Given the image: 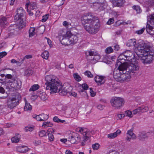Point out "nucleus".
I'll list each match as a JSON object with an SVG mask.
<instances>
[{
    "label": "nucleus",
    "mask_w": 154,
    "mask_h": 154,
    "mask_svg": "<svg viewBox=\"0 0 154 154\" xmlns=\"http://www.w3.org/2000/svg\"><path fill=\"white\" fill-rule=\"evenodd\" d=\"M81 21L85 29L90 34H95L99 30V19L91 13H86L82 14L81 17Z\"/></svg>",
    "instance_id": "nucleus-1"
},
{
    "label": "nucleus",
    "mask_w": 154,
    "mask_h": 154,
    "mask_svg": "<svg viewBox=\"0 0 154 154\" xmlns=\"http://www.w3.org/2000/svg\"><path fill=\"white\" fill-rule=\"evenodd\" d=\"M56 77L52 75H47L45 77L46 90H49L51 93L57 92L58 87L61 85L60 82L56 80Z\"/></svg>",
    "instance_id": "nucleus-2"
},
{
    "label": "nucleus",
    "mask_w": 154,
    "mask_h": 154,
    "mask_svg": "<svg viewBox=\"0 0 154 154\" xmlns=\"http://www.w3.org/2000/svg\"><path fill=\"white\" fill-rule=\"evenodd\" d=\"M80 36L79 34L76 35L72 34L70 32L68 31L66 34L63 35L62 43H63L64 45L74 44L77 42L78 38Z\"/></svg>",
    "instance_id": "nucleus-3"
},
{
    "label": "nucleus",
    "mask_w": 154,
    "mask_h": 154,
    "mask_svg": "<svg viewBox=\"0 0 154 154\" xmlns=\"http://www.w3.org/2000/svg\"><path fill=\"white\" fill-rule=\"evenodd\" d=\"M151 47L150 45L146 44L142 40H139L138 42L136 43L134 51L140 52V55H145L146 52H148L150 49Z\"/></svg>",
    "instance_id": "nucleus-4"
},
{
    "label": "nucleus",
    "mask_w": 154,
    "mask_h": 154,
    "mask_svg": "<svg viewBox=\"0 0 154 154\" xmlns=\"http://www.w3.org/2000/svg\"><path fill=\"white\" fill-rule=\"evenodd\" d=\"M121 64H119L118 68H116L114 69L113 72V76L114 79L118 82H121L122 75L123 72L126 71L125 70L124 66L122 65V63Z\"/></svg>",
    "instance_id": "nucleus-5"
},
{
    "label": "nucleus",
    "mask_w": 154,
    "mask_h": 154,
    "mask_svg": "<svg viewBox=\"0 0 154 154\" xmlns=\"http://www.w3.org/2000/svg\"><path fill=\"white\" fill-rule=\"evenodd\" d=\"M124 66L125 70L128 73H135L138 71L139 69L138 63L136 61L131 62L127 64H122Z\"/></svg>",
    "instance_id": "nucleus-6"
},
{
    "label": "nucleus",
    "mask_w": 154,
    "mask_h": 154,
    "mask_svg": "<svg viewBox=\"0 0 154 154\" xmlns=\"http://www.w3.org/2000/svg\"><path fill=\"white\" fill-rule=\"evenodd\" d=\"M146 55H140V58L142 62L144 64H149L152 62L154 53L150 51V49L148 52H146Z\"/></svg>",
    "instance_id": "nucleus-7"
},
{
    "label": "nucleus",
    "mask_w": 154,
    "mask_h": 154,
    "mask_svg": "<svg viewBox=\"0 0 154 154\" xmlns=\"http://www.w3.org/2000/svg\"><path fill=\"white\" fill-rule=\"evenodd\" d=\"M58 89L59 93L61 95H66L72 90V87L68 83H65L62 86L61 85L58 87Z\"/></svg>",
    "instance_id": "nucleus-8"
},
{
    "label": "nucleus",
    "mask_w": 154,
    "mask_h": 154,
    "mask_svg": "<svg viewBox=\"0 0 154 154\" xmlns=\"http://www.w3.org/2000/svg\"><path fill=\"white\" fill-rule=\"evenodd\" d=\"M124 100L121 98L114 97L110 100V103L112 106L115 109H120L122 106V104H124Z\"/></svg>",
    "instance_id": "nucleus-9"
},
{
    "label": "nucleus",
    "mask_w": 154,
    "mask_h": 154,
    "mask_svg": "<svg viewBox=\"0 0 154 154\" xmlns=\"http://www.w3.org/2000/svg\"><path fill=\"white\" fill-rule=\"evenodd\" d=\"M104 0H98L97 2L94 4L92 7L95 11H100L103 10L106 7L105 4L104 3Z\"/></svg>",
    "instance_id": "nucleus-10"
},
{
    "label": "nucleus",
    "mask_w": 154,
    "mask_h": 154,
    "mask_svg": "<svg viewBox=\"0 0 154 154\" xmlns=\"http://www.w3.org/2000/svg\"><path fill=\"white\" fill-rule=\"evenodd\" d=\"M69 139L72 143H77L81 140V137L79 135L76 133H73L69 135Z\"/></svg>",
    "instance_id": "nucleus-11"
},
{
    "label": "nucleus",
    "mask_w": 154,
    "mask_h": 154,
    "mask_svg": "<svg viewBox=\"0 0 154 154\" xmlns=\"http://www.w3.org/2000/svg\"><path fill=\"white\" fill-rule=\"evenodd\" d=\"M16 12V15L14 17L15 20H19L25 17V12L22 8L20 7L18 8Z\"/></svg>",
    "instance_id": "nucleus-12"
},
{
    "label": "nucleus",
    "mask_w": 154,
    "mask_h": 154,
    "mask_svg": "<svg viewBox=\"0 0 154 154\" xmlns=\"http://www.w3.org/2000/svg\"><path fill=\"white\" fill-rule=\"evenodd\" d=\"M33 117L39 121H44L48 118V116L44 114H42L38 115H33Z\"/></svg>",
    "instance_id": "nucleus-13"
},
{
    "label": "nucleus",
    "mask_w": 154,
    "mask_h": 154,
    "mask_svg": "<svg viewBox=\"0 0 154 154\" xmlns=\"http://www.w3.org/2000/svg\"><path fill=\"white\" fill-rule=\"evenodd\" d=\"M152 133V131L146 132L144 131H142L140 132L138 134V139L141 140H144L145 139L147 138L149 135L151 134Z\"/></svg>",
    "instance_id": "nucleus-14"
},
{
    "label": "nucleus",
    "mask_w": 154,
    "mask_h": 154,
    "mask_svg": "<svg viewBox=\"0 0 154 154\" xmlns=\"http://www.w3.org/2000/svg\"><path fill=\"white\" fill-rule=\"evenodd\" d=\"M18 29L16 25L10 26L8 29V33L9 36L17 33V31Z\"/></svg>",
    "instance_id": "nucleus-15"
},
{
    "label": "nucleus",
    "mask_w": 154,
    "mask_h": 154,
    "mask_svg": "<svg viewBox=\"0 0 154 154\" xmlns=\"http://www.w3.org/2000/svg\"><path fill=\"white\" fill-rule=\"evenodd\" d=\"M131 129L128 130L127 133V137L125 140L127 141L130 142L131 139H135L137 137L135 134L133 132Z\"/></svg>",
    "instance_id": "nucleus-16"
},
{
    "label": "nucleus",
    "mask_w": 154,
    "mask_h": 154,
    "mask_svg": "<svg viewBox=\"0 0 154 154\" xmlns=\"http://www.w3.org/2000/svg\"><path fill=\"white\" fill-rule=\"evenodd\" d=\"M105 78L103 76L97 75L95 77L94 80L98 85H101L105 83Z\"/></svg>",
    "instance_id": "nucleus-17"
},
{
    "label": "nucleus",
    "mask_w": 154,
    "mask_h": 154,
    "mask_svg": "<svg viewBox=\"0 0 154 154\" xmlns=\"http://www.w3.org/2000/svg\"><path fill=\"white\" fill-rule=\"evenodd\" d=\"M112 2L114 6L119 7H124L126 3L125 0H112Z\"/></svg>",
    "instance_id": "nucleus-18"
},
{
    "label": "nucleus",
    "mask_w": 154,
    "mask_h": 154,
    "mask_svg": "<svg viewBox=\"0 0 154 154\" xmlns=\"http://www.w3.org/2000/svg\"><path fill=\"white\" fill-rule=\"evenodd\" d=\"M122 75V81L121 82H127L130 80L131 79V76L130 73L127 71L123 72Z\"/></svg>",
    "instance_id": "nucleus-19"
},
{
    "label": "nucleus",
    "mask_w": 154,
    "mask_h": 154,
    "mask_svg": "<svg viewBox=\"0 0 154 154\" xmlns=\"http://www.w3.org/2000/svg\"><path fill=\"white\" fill-rule=\"evenodd\" d=\"M17 104V103L11 99H9L7 102V105L8 107L11 109L13 108Z\"/></svg>",
    "instance_id": "nucleus-20"
},
{
    "label": "nucleus",
    "mask_w": 154,
    "mask_h": 154,
    "mask_svg": "<svg viewBox=\"0 0 154 154\" xmlns=\"http://www.w3.org/2000/svg\"><path fill=\"white\" fill-rule=\"evenodd\" d=\"M54 131V129L52 128H50L48 129L47 132L49 140L50 141H53L54 140V137L53 135Z\"/></svg>",
    "instance_id": "nucleus-21"
},
{
    "label": "nucleus",
    "mask_w": 154,
    "mask_h": 154,
    "mask_svg": "<svg viewBox=\"0 0 154 154\" xmlns=\"http://www.w3.org/2000/svg\"><path fill=\"white\" fill-rule=\"evenodd\" d=\"M17 149L19 152L25 153L28 151L29 149L26 146H17Z\"/></svg>",
    "instance_id": "nucleus-22"
},
{
    "label": "nucleus",
    "mask_w": 154,
    "mask_h": 154,
    "mask_svg": "<svg viewBox=\"0 0 154 154\" xmlns=\"http://www.w3.org/2000/svg\"><path fill=\"white\" fill-rule=\"evenodd\" d=\"M136 43V40L135 39H131L128 40L127 41L126 43V45L129 47L134 46V50Z\"/></svg>",
    "instance_id": "nucleus-23"
},
{
    "label": "nucleus",
    "mask_w": 154,
    "mask_h": 154,
    "mask_svg": "<svg viewBox=\"0 0 154 154\" xmlns=\"http://www.w3.org/2000/svg\"><path fill=\"white\" fill-rule=\"evenodd\" d=\"M121 133V131L119 129H118L116 132L108 134L107 137L109 139H113L119 135Z\"/></svg>",
    "instance_id": "nucleus-24"
},
{
    "label": "nucleus",
    "mask_w": 154,
    "mask_h": 154,
    "mask_svg": "<svg viewBox=\"0 0 154 154\" xmlns=\"http://www.w3.org/2000/svg\"><path fill=\"white\" fill-rule=\"evenodd\" d=\"M146 30L147 32L151 35H154V27L149 25L148 23L146 26Z\"/></svg>",
    "instance_id": "nucleus-25"
},
{
    "label": "nucleus",
    "mask_w": 154,
    "mask_h": 154,
    "mask_svg": "<svg viewBox=\"0 0 154 154\" xmlns=\"http://www.w3.org/2000/svg\"><path fill=\"white\" fill-rule=\"evenodd\" d=\"M125 56L126 57V60L128 61L132 62V59L130 57L132 56L133 53L130 51H127L124 53Z\"/></svg>",
    "instance_id": "nucleus-26"
},
{
    "label": "nucleus",
    "mask_w": 154,
    "mask_h": 154,
    "mask_svg": "<svg viewBox=\"0 0 154 154\" xmlns=\"http://www.w3.org/2000/svg\"><path fill=\"white\" fill-rule=\"evenodd\" d=\"M30 6V8L32 10H36L37 9V6L35 3L32 2L30 3H26V6L27 8Z\"/></svg>",
    "instance_id": "nucleus-27"
},
{
    "label": "nucleus",
    "mask_w": 154,
    "mask_h": 154,
    "mask_svg": "<svg viewBox=\"0 0 154 154\" xmlns=\"http://www.w3.org/2000/svg\"><path fill=\"white\" fill-rule=\"evenodd\" d=\"M147 23L154 25V14L150 15L147 17Z\"/></svg>",
    "instance_id": "nucleus-28"
},
{
    "label": "nucleus",
    "mask_w": 154,
    "mask_h": 154,
    "mask_svg": "<svg viewBox=\"0 0 154 154\" xmlns=\"http://www.w3.org/2000/svg\"><path fill=\"white\" fill-rule=\"evenodd\" d=\"M11 88H20V85H19V82L18 81L14 80V81L11 83Z\"/></svg>",
    "instance_id": "nucleus-29"
},
{
    "label": "nucleus",
    "mask_w": 154,
    "mask_h": 154,
    "mask_svg": "<svg viewBox=\"0 0 154 154\" xmlns=\"http://www.w3.org/2000/svg\"><path fill=\"white\" fill-rule=\"evenodd\" d=\"M20 135L19 134H16V135L11 138V141L12 143H17L20 140Z\"/></svg>",
    "instance_id": "nucleus-30"
},
{
    "label": "nucleus",
    "mask_w": 154,
    "mask_h": 154,
    "mask_svg": "<svg viewBox=\"0 0 154 154\" xmlns=\"http://www.w3.org/2000/svg\"><path fill=\"white\" fill-rule=\"evenodd\" d=\"M12 100L15 101L17 103H19V101L21 99V96L18 93H16L14 94V97L11 98Z\"/></svg>",
    "instance_id": "nucleus-31"
},
{
    "label": "nucleus",
    "mask_w": 154,
    "mask_h": 154,
    "mask_svg": "<svg viewBox=\"0 0 154 154\" xmlns=\"http://www.w3.org/2000/svg\"><path fill=\"white\" fill-rule=\"evenodd\" d=\"M24 17H23L22 19H19V20H16L17 21H18L19 25H20L19 28H22L25 26L26 23L24 22L25 19Z\"/></svg>",
    "instance_id": "nucleus-32"
},
{
    "label": "nucleus",
    "mask_w": 154,
    "mask_h": 154,
    "mask_svg": "<svg viewBox=\"0 0 154 154\" xmlns=\"http://www.w3.org/2000/svg\"><path fill=\"white\" fill-rule=\"evenodd\" d=\"M29 37H32L36 33L35 28V27H31L29 30Z\"/></svg>",
    "instance_id": "nucleus-33"
},
{
    "label": "nucleus",
    "mask_w": 154,
    "mask_h": 154,
    "mask_svg": "<svg viewBox=\"0 0 154 154\" xmlns=\"http://www.w3.org/2000/svg\"><path fill=\"white\" fill-rule=\"evenodd\" d=\"M53 125V124L52 122H45L43 123L42 126L45 128L49 127H52Z\"/></svg>",
    "instance_id": "nucleus-34"
},
{
    "label": "nucleus",
    "mask_w": 154,
    "mask_h": 154,
    "mask_svg": "<svg viewBox=\"0 0 154 154\" xmlns=\"http://www.w3.org/2000/svg\"><path fill=\"white\" fill-rule=\"evenodd\" d=\"M100 58V57L99 55L95 54L93 57V61L92 62V63L94 64L96 63Z\"/></svg>",
    "instance_id": "nucleus-35"
},
{
    "label": "nucleus",
    "mask_w": 154,
    "mask_h": 154,
    "mask_svg": "<svg viewBox=\"0 0 154 154\" xmlns=\"http://www.w3.org/2000/svg\"><path fill=\"white\" fill-rule=\"evenodd\" d=\"M1 25L2 26H4L7 23L6 18L4 17H2L0 20Z\"/></svg>",
    "instance_id": "nucleus-36"
},
{
    "label": "nucleus",
    "mask_w": 154,
    "mask_h": 154,
    "mask_svg": "<svg viewBox=\"0 0 154 154\" xmlns=\"http://www.w3.org/2000/svg\"><path fill=\"white\" fill-rule=\"evenodd\" d=\"M32 109V106L30 105V103H25V106L24 107L25 111L31 110Z\"/></svg>",
    "instance_id": "nucleus-37"
},
{
    "label": "nucleus",
    "mask_w": 154,
    "mask_h": 154,
    "mask_svg": "<svg viewBox=\"0 0 154 154\" xmlns=\"http://www.w3.org/2000/svg\"><path fill=\"white\" fill-rule=\"evenodd\" d=\"M42 57L45 59H47L49 57V52L47 51H45L41 55Z\"/></svg>",
    "instance_id": "nucleus-38"
},
{
    "label": "nucleus",
    "mask_w": 154,
    "mask_h": 154,
    "mask_svg": "<svg viewBox=\"0 0 154 154\" xmlns=\"http://www.w3.org/2000/svg\"><path fill=\"white\" fill-rule=\"evenodd\" d=\"M53 120L55 122L60 123H63L65 122L64 120L59 119L57 116L54 117L53 118Z\"/></svg>",
    "instance_id": "nucleus-39"
},
{
    "label": "nucleus",
    "mask_w": 154,
    "mask_h": 154,
    "mask_svg": "<svg viewBox=\"0 0 154 154\" xmlns=\"http://www.w3.org/2000/svg\"><path fill=\"white\" fill-rule=\"evenodd\" d=\"M39 88V86L38 85H34L32 86L29 89L30 91H36Z\"/></svg>",
    "instance_id": "nucleus-40"
},
{
    "label": "nucleus",
    "mask_w": 154,
    "mask_h": 154,
    "mask_svg": "<svg viewBox=\"0 0 154 154\" xmlns=\"http://www.w3.org/2000/svg\"><path fill=\"white\" fill-rule=\"evenodd\" d=\"M39 97L41 99L44 101L46 100L48 98L47 95L44 92H43L42 94H41L39 95Z\"/></svg>",
    "instance_id": "nucleus-41"
},
{
    "label": "nucleus",
    "mask_w": 154,
    "mask_h": 154,
    "mask_svg": "<svg viewBox=\"0 0 154 154\" xmlns=\"http://www.w3.org/2000/svg\"><path fill=\"white\" fill-rule=\"evenodd\" d=\"M96 53L92 51H87L85 53L86 56H90L94 57Z\"/></svg>",
    "instance_id": "nucleus-42"
},
{
    "label": "nucleus",
    "mask_w": 154,
    "mask_h": 154,
    "mask_svg": "<svg viewBox=\"0 0 154 154\" xmlns=\"http://www.w3.org/2000/svg\"><path fill=\"white\" fill-rule=\"evenodd\" d=\"M113 51V49L111 47H107L105 50V52L106 54H110Z\"/></svg>",
    "instance_id": "nucleus-43"
},
{
    "label": "nucleus",
    "mask_w": 154,
    "mask_h": 154,
    "mask_svg": "<svg viewBox=\"0 0 154 154\" xmlns=\"http://www.w3.org/2000/svg\"><path fill=\"white\" fill-rule=\"evenodd\" d=\"M84 74L85 75L87 76L89 78H93L94 76L93 75L91 74V72L88 71H86Z\"/></svg>",
    "instance_id": "nucleus-44"
},
{
    "label": "nucleus",
    "mask_w": 154,
    "mask_h": 154,
    "mask_svg": "<svg viewBox=\"0 0 154 154\" xmlns=\"http://www.w3.org/2000/svg\"><path fill=\"white\" fill-rule=\"evenodd\" d=\"M38 30L42 34L45 30V26L44 25L41 26L38 28Z\"/></svg>",
    "instance_id": "nucleus-45"
},
{
    "label": "nucleus",
    "mask_w": 154,
    "mask_h": 154,
    "mask_svg": "<svg viewBox=\"0 0 154 154\" xmlns=\"http://www.w3.org/2000/svg\"><path fill=\"white\" fill-rule=\"evenodd\" d=\"M118 60H126V57L125 56V54L124 53L120 54L118 57Z\"/></svg>",
    "instance_id": "nucleus-46"
},
{
    "label": "nucleus",
    "mask_w": 154,
    "mask_h": 154,
    "mask_svg": "<svg viewBox=\"0 0 154 154\" xmlns=\"http://www.w3.org/2000/svg\"><path fill=\"white\" fill-rule=\"evenodd\" d=\"M73 76L74 79L78 81H80L81 80L80 76L77 73L74 74Z\"/></svg>",
    "instance_id": "nucleus-47"
},
{
    "label": "nucleus",
    "mask_w": 154,
    "mask_h": 154,
    "mask_svg": "<svg viewBox=\"0 0 154 154\" xmlns=\"http://www.w3.org/2000/svg\"><path fill=\"white\" fill-rule=\"evenodd\" d=\"M132 8L134 9L138 13H140L141 11L140 8L138 6H134Z\"/></svg>",
    "instance_id": "nucleus-48"
},
{
    "label": "nucleus",
    "mask_w": 154,
    "mask_h": 154,
    "mask_svg": "<svg viewBox=\"0 0 154 154\" xmlns=\"http://www.w3.org/2000/svg\"><path fill=\"white\" fill-rule=\"evenodd\" d=\"M100 145L98 143H95L92 145V147L94 150H97L99 148Z\"/></svg>",
    "instance_id": "nucleus-49"
},
{
    "label": "nucleus",
    "mask_w": 154,
    "mask_h": 154,
    "mask_svg": "<svg viewBox=\"0 0 154 154\" xmlns=\"http://www.w3.org/2000/svg\"><path fill=\"white\" fill-rule=\"evenodd\" d=\"M125 113L126 116H128L130 118L132 117L133 116V113L131 111L129 110L126 111Z\"/></svg>",
    "instance_id": "nucleus-50"
},
{
    "label": "nucleus",
    "mask_w": 154,
    "mask_h": 154,
    "mask_svg": "<svg viewBox=\"0 0 154 154\" xmlns=\"http://www.w3.org/2000/svg\"><path fill=\"white\" fill-rule=\"evenodd\" d=\"M140 107L142 112H147L149 110V108L147 106H142Z\"/></svg>",
    "instance_id": "nucleus-51"
},
{
    "label": "nucleus",
    "mask_w": 154,
    "mask_h": 154,
    "mask_svg": "<svg viewBox=\"0 0 154 154\" xmlns=\"http://www.w3.org/2000/svg\"><path fill=\"white\" fill-rule=\"evenodd\" d=\"M24 130L26 132L28 131H32L33 130V128L32 127L29 126H26L25 127Z\"/></svg>",
    "instance_id": "nucleus-52"
},
{
    "label": "nucleus",
    "mask_w": 154,
    "mask_h": 154,
    "mask_svg": "<svg viewBox=\"0 0 154 154\" xmlns=\"http://www.w3.org/2000/svg\"><path fill=\"white\" fill-rule=\"evenodd\" d=\"M86 59L92 63L93 61V56H86Z\"/></svg>",
    "instance_id": "nucleus-53"
},
{
    "label": "nucleus",
    "mask_w": 154,
    "mask_h": 154,
    "mask_svg": "<svg viewBox=\"0 0 154 154\" xmlns=\"http://www.w3.org/2000/svg\"><path fill=\"white\" fill-rule=\"evenodd\" d=\"M46 132L45 130H42L39 133V135L41 137H43L46 135Z\"/></svg>",
    "instance_id": "nucleus-54"
},
{
    "label": "nucleus",
    "mask_w": 154,
    "mask_h": 154,
    "mask_svg": "<svg viewBox=\"0 0 154 154\" xmlns=\"http://www.w3.org/2000/svg\"><path fill=\"white\" fill-rule=\"evenodd\" d=\"M49 14H47L45 15L44 16L42 17V22H45L46 21L48 18Z\"/></svg>",
    "instance_id": "nucleus-55"
},
{
    "label": "nucleus",
    "mask_w": 154,
    "mask_h": 154,
    "mask_svg": "<svg viewBox=\"0 0 154 154\" xmlns=\"http://www.w3.org/2000/svg\"><path fill=\"white\" fill-rule=\"evenodd\" d=\"M31 73V71L29 69H27L24 72L25 75L28 76L30 75Z\"/></svg>",
    "instance_id": "nucleus-56"
},
{
    "label": "nucleus",
    "mask_w": 154,
    "mask_h": 154,
    "mask_svg": "<svg viewBox=\"0 0 154 154\" xmlns=\"http://www.w3.org/2000/svg\"><path fill=\"white\" fill-rule=\"evenodd\" d=\"M90 92L91 95L92 97H94L96 95V93L93 91L92 89L91 88H90Z\"/></svg>",
    "instance_id": "nucleus-57"
},
{
    "label": "nucleus",
    "mask_w": 154,
    "mask_h": 154,
    "mask_svg": "<svg viewBox=\"0 0 154 154\" xmlns=\"http://www.w3.org/2000/svg\"><path fill=\"white\" fill-rule=\"evenodd\" d=\"M145 28L143 27L141 29L136 31V32L138 34H141L143 33L145 30Z\"/></svg>",
    "instance_id": "nucleus-58"
},
{
    "label": "nucleus",
    "mask_w": 154,
    "mask_h": 154,
    "mask_svg": "<svg viewBox=\"0 0 154 154\" xmlns=\"http://www.w3.org/2000/svg\"><path fill=\"white\" fill-rule=\"evenodd\" d=\"M11 62L12 63H16L17 65H19V64L21 63V61L20 62L17 61L14 59H12L11 60Z\"/></svg>",
    "instance_id": "nucleus-59"
},
{
    "label": "nucleus",
    "mask_w": 154,
    "mask_h": 154,
    "mask_svg": "<svg viewBox=\"0 0 154 154\" xmlns=\"http://www.w3.org/2000/svg\"><path fill=\"white\" fill-rule=\"evenodd\" d=\"M114 21V19L113 18H110L108 21L106 23L108 25H110L113 23Z\"/></svg>",
    "instance_id": "nucleus-60"
},
{
    "label": "nucleus",
    "mask_w": 154,
    "mask_h": 154,
    "mask_svg": "<svg viewBox=\"0 0 154 154\" xmlns=\"http://www.w3.org/2000/svg\"><path fill=\"white\" fill-rule=\"evenodd\" d=\"M32 56L31 55H26L24 58H23L22 60L21 61V63H22L23 61H24V60L25 59H30L32 58Z\"/></svg>",
    "instance_id": "nucleus-61"
},
{
    "label": "nucleus",
    "mask_w": 154,
    "mask_h": 154,
    "mask_svg": "<svg viewBox=\"0 0 154 154\" xmlns=\"http://www.w3.org/2000/svg\"><path fill=\"white\" fill-rule=\"evenodd\" d=\"M7 54V53L5 51L2 52L0 53V57L2 58Z\"/></svg>",
    "instance_id": "nucleus-62"
},
{
    "label": "nucleus",
    "mask_w": 154,
    "mask_h": 154,
    "mask_svg": "<svg viewBox=\"0 0 154 154\" xmlns=\"http://www.w3.org/2000/svg\"><path fill=\"white\" fill-rule=\"evenodd\" d=\"M82 87L84 90H87L88 88V85L86 84H83L82 85Z\"/></svg>",
    "instance_id": "nucleus-63"
},
{
    "label": "nucleus",
    "mask_w": 154,
    "mask_h": 154,
    "mask_svg": "<svg viewBox=\"0 0 154 154\" xmlns=\"http://www.w3.org/2000/svg\"><path fill=\"white\" fill-rule=\"evenodd\" d=\"M104 106L101 104H99L97 106V108L98 109L102 110L104 108Z\"/></svg>",
    "instance_id": "nucleus-64"
}]
</instances>
